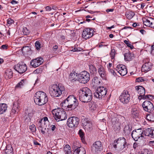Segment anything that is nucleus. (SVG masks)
<instances>
[{
  "instance_id": "1",
  "label": "nucleus",
  "mask_w": 154,
  "mask_h": 154,
  "mask_svg": "<svg viewBox=\"0 0 154 154\" xmlns=\"http://www.w3.org/2000/svg\"><path fill=\"white\" fill-rule=\"evenodd\" d=\"M78 105V100L74 95H69L60 104L62 107L68 111L74 110Z\"/></svg>"
},
{
  "instance_id": "2",
  "label": "nucleus",
  "mask_w": 154,
  "mask_h": 154,
  "mask_svg": "<svg viewBox=\"0 0 154 154\" xmlns=\"http://www.w3.org/2000/svg\"><path fill=\"white\" fill-rule=\"evenodd\" d=\"M79 98L81 102L84 103L90 102L92 99L91 91L87 87L81 88L79 91Z\"/></svg>"
},
{
  "instance_id": "3",
  "label": "nucleus",
  "mask_w": 154,
  "mask_h": 154,
  "mask_svg": "<svg viewBox=\"0 0 154 154\" xmlns=\"http://www.w3.org/2000/svg\"><path fill=\"white\" fill-rule=\"evenodd\" d=\"M34 100L35 103L39 106L45 104L48 101V98L45 92L39 91L37 92L34 97Z\"/></svg>"
},
{
  "instance_id": "4",
  "label": "nucleus",
  "mask_w": 154,
  "mask_h": 154,
  "mask_svg": "<svg viewBox=\"0 0 154 154\" xmlns=\"http://www.w3.org/2000/svg\"><path fill=\"white\" fill-rule=\"evenodd\" d=\"M65 90L64 86L61 84L58 85H54L49 90V93L53 97H56L60 96L62 93V92Z\"/></svg>"
},
{
  "instance_id": "5",
  "label": "nucleus",
  "mask_w": 154,
  "mask_h": 154,
  "mask_svg": "<svg viewBox=\"0 0 154 154\" xmlns=\"http://www.w3.org/2000/svg\"><path fill=\"white\" fill-rule=\"evenodd\" d=\"M62 109L58 108L52 111V113L54 119L57 121H63L67 119L66 112L64 111L63 107Z\"/></svg>"
},
{
  "instance_id": "6",
  "label": "nucleus",
  "mask_w": 154,
  "mask_h": 154,
  "mask_svg": "<svg viewBox=\"0 0 154 154\" xmlns=\"http://www.w3.org/2000/svg\"><path fill=\"white\" fill-rule=\"evenodd\" d=\"M107 89L104 87H98L94 93V96L97 98L102 99L104 97L107 93Z\"/></svg>"
},
{
  "instance_id": "7",
  "label": "nucleus",
  "mask_w": 154,
  "mask_h": 154,
  "mask_svg": "<svg viewBox=\"0 0 154 154\" xmlns=\"http://www.w3.org/2000/svg\"><path fill=\"white\" fill-rule=\"evenodd\" d=\"M103 145L100 141H97L94 143L91 147V150L94 154L99 153L103 150Z\"/></svg>"
},
{
  "instance_id": "8",
  "label": "nucleus",
  "mask_w": 154,
  "mask_h": 154,
  "mask_svg": "<svg viewBox=\"0 0 154 154\" xmlns=\"http://www.w3.org/2000/svg\"><path fill=\"white\" fill-rule=\"evenodd\" d=\"M78 76L79 81L82 83L85 84L87 83L90 79V74L85 71L82 72L78 74Z\"/></svg>"
},
{
  "instance_id": "9",
  "label": "nucleus",
  "mask_w": 154,
  "mask_h": 154,
  "mask_svg": "<svg viewBox=\"0 0 154 154\" xmlns=\"http://www.w3.org/2000/svg\"><path fill=\"white\" fill-rule=\"evenodd\" d=\"M121 102L123 103H128L130 99V95L127 91H124L119 97Z\"/></svg>"
},
{
  "instance_id": "10",
  "label": "nucleus",
  "mask_w": 154,
  "mask_h": 154,
  "mask_svg": "<svg viewBox=\"0 0 154 154\" xmlns=\"http://www.w3.org/2000/svg\"><path fill=\"white\" fill-rule=\"evenodd\" d=\"M144 131H143L141 129H139L133 131L131 133L132 137L135 141H137L140 137H144Z\"/></svg>"
},
{
  "instance_id": "11",
  "label": "nucleus",
  "mask_w": 154,
  "mask_h": 154,
  "mask_svg": "<svg viewBox=\"0 0 154 154\" xmlns=\"http://www.w3.org/2000/svg\"><path fill=\"white\" fill-rule=\"evenodd\" d=\"M79 119L77 117H71L67 121V124L69 127L71 128L77 126L79 123Z\"/></svg>"
},
{
  "instance_id": "12",
  "label": "nucleus",
  "mask_w": 154,
  "mask_h": 154,
  "mask_svg": "<svg viewBox=\"0 0 154 154\" xmlns=\"http://www.w3.org/2000/svg\"><path fill=\"white\" fill-rule=\"evenodd\" d=\"M14 69L20 74H22L26 70L27 67L26 64L23 63H19L14 66Z\"/></svg>"
},
{
  "instance_id": "13",
  "label": "nucleus",
  "mask_w": 154,
  "mask_h": 154,
  "mask_svg": "<svg viewBox=\"0 0 154 154\" xmlns=\"http://www.w3.org/2000/svg\"><path fill=\"white\" fill-rule=\"evenodd\" d=\"M143 109L146 111L151 112L154 109V106L152 103L149 100H145L142 104Z\"/></svg>"
},
{
  "instance_id": "14",
  "label": "nucleus",
  "mask_w": 154,
  "mask_h": 154,
  "mask_svg": "<svg viewBox=\"0 0 154 154\" xmlns=\"http://www.w3.org/2000/svg\"><path fill=\"white\" fill-rule=\"evenodd\" d=\"M143 24L147 26L154 29V18L150 17H146L143 19Z\"/></svg>"
},
{
  "instance_id": "15",
  "label": "nucleus",
  "mask_w": 154,
  "mask_h": 154,
  "mask_svg": "<svg viewBox=\"0 0 154 154\" xmlns=\"http://www.w3.org/2000/svg\"><path fill=\"white\" fill-rule=\"evenodd\" d=\"M43 59L41 57H37L32 60L30 61V65L32 67L36 68L41 64L43 63Z\"/></svg>"
},
{
  "instance_id": "16",
  "label": "nucleus",
  "mask_w": 154,
  "mask_h": 154,
  "mask_svg": "<svg viewBox=\"0 0 154 154\" xmlns=\"http://www.w3.org/2000/svg\"><path fill=\"white\" fill-rule=\"evenodd\" d=\"M116 70L121 75L124 76L127 73V69L125 66L122 64H119L116 68Z\"/></svg>"
},
{
  "instance_id": "17",
  "label": "nucleus",
  "mask_w": 154,
  "mask_h": 154,
  "mask_svg": "<svg viewBox=\"0 0 154 154\" xmlns=\"http://www.w3.org/2000/svg\"><path fill=\"white\" fill-rule=\"evenodd\" d=\"M135 89L139 94V99H141L142 97L145 95V88L141 86H136Z\"/></svg>"
},
{
  "instance_id": "18",
  "label": "nucleus",
  "mask_w": 154,
  "mask_h": 154,
  "mask_svg": "<svg viewBox=\"0 0 154 154\" xmlns=\"http://www.w3.org/2000/svg\"><path fill=\"white\" fill-rule=\"evenodd\" d=\"M145 136H147L152 138H154V129L152 128H148L144 131L143 133Z\"/></svg>"
},
{
  "instance_id": "19",
  "label": "nucleus",
  "mask_w": 154,
  "mask_h": 154,
  "mask_svg": "<svg viewBox=\"0 0 154 154\" xmlns=\"http://www.w3.org/2000/svg\"><path fill=\"white\" fill-rule=\"evenodd\" d=\"M114 143H116L117 144H120L121 145H122L123 146V148L126 147L128 146V144L126 141L125 139L123 137L119 138L118 140H115L114 141Z\"/></svg>"
},
{
  "instance_id": "20",
  "label": "nucleus",
  "mask_w": 154,
  "mask_h": 154,
  "mask_svg": "<svg viewBox=\"0 0 154 154\" xmlns=\"http://www.w3.org/2000/svg\"><path fill=\"white\" fill-rule=\"evenodd\" d=\"M98 72L100 76L103 79H105L106 78V72L104 68L100 66L98 69Z\"/></svg>"
},
{
  "instance_id": "21",
  "label": "nucleus",
  "mask_w": 154,
  "mask_h": 154,
  "mask_svg": "<svg viewBox=\"0 0 154 154\" xmlns=\"http://www.w3.org/2000/svg\"><path fill=\"white\" fill-rule=\"evenodd\" d=\"M152 67L151 63L148 62L146 63L142 66L141 71L142 72H147Z\"/></svg>"
},
{
  "instance_id": "22",
  "label": "nucleus",
  "mask_w": 154,
  "mask_h": 154,
  "mask_svg": "<svg viewBox=\"0 0 154 154\" xmlns=\"http://www.w3.org/2000/svg\"><path fill=\"white\" fill-rule=\"evenodd\" d=\"M131 114L132 117L134 118H137L139 115V110L137 107L133 106L132 107Z\"/></svg>"
},
{
  "instance_id": "23",
  "label": "nucleus",
  "mask_w": 154,
  "mask_h": 154,
  "mask_svg": "<svg viewBox=\"0 0 154 154\" xmlns=\"http://www.w3.org/2000/svg\"><path fill=\"white\" fill-rule=\"evenodd\" d=\"M124 56L125 59L126 61H131L134 57V54L129 51L125 53Z\"/></svg>"
},
{
  "instance_id": "24",
  "label": "nucleus",
  "mask_w": 154,
  "mask_h": 154,
  "mask_svg": "<svg viewBox=\"0 0 154 154\" xmlns=\"http://www.w3.org/2000/svg\"><path fill=\"white\" fill-rule=\"evenodd\" d=\"M89 33V32L88 31V29H85L82 33V37L85 39L91 37L92 36V35Z\"/></svg>"
},
{
  "instance_id": "25",
  "label": "nucleus",
  "mask_w": 154,
  "mask_h": 154,
  "mask_svg": "<svg viewBox=\"0 0 154 154\" xmlns=\"http://www.w3.org/2000/svg\"><path fill=\"white\" fill-rule=\"evenodd\" d=\"M86 151L83 147H78L74 150L73 154H85Z\"/></svg>"
},
{
  "instance_id": "26",
  "label": "nucleus",
  "mask_w": 154,
  "mask_h": 154,
  "mask_svg": "<svg viewBox=\"0 0 154 154\" xmlns=\"http://www.w3.org/2000/svg\"><path fill=\"white\" fill-rule=\"evenodd\" d=\"M13 72L10 69H7L5 72V73L4 74V77L6 79H10L13 76Z\"/></svg>"
},
{
  "instance_id": "27",
  "label": "nucleus",
  "mask_w": 154,
  "mask_h": 154,
  "mask_svg": "<svg viewBox=\"0 0 154 154\" xmlns=\"http://www.w3.org/2000/svg\"><path fill=\"white\" fill-rule=\"evenodd\" d=\"M113 127L114 128V130L116 131L119 130L120 129L121 123L118 121H116L115 122H113L112 123Z\"/></svg>"
},
{
  "instance_id": "28",
  "label": "nucleus",
  "mask_w": 154,
  "mask_h": 154,
  "mask_svg": "<svg viewBox=\"0 0 154 154\" xmlns=\"http://www.w3.org/2000/svg\"><path fill=\"white\" fill-rule=\"evenodd\" d=\"M7 105L5 103L0 104V114H2L5 112L7 109Z\"/></svg>"
},
{
  "instance_id": "29",
  "label": "nucleus",
  "mask_w": 154,
  "mask_h": 154,
  "mask_svg": "<svg viewBox=\"0 0 154 154\" xmlns=\"http://www.w3.org/2000/svg\"><path fill=\"white\" fill-rule=\"evenodd\" d=\"M89 71L91 74H94L97 73V69L94 65L92 64L89 65Z\"/></svg>"
},
{
  "instance_id": "30",
  "label": "nucleus",
  "mask_w": 154,
  "mask_h": 154,
  "mask_svg": "<svg viewBox=\"0 0 154 154\" xmlns=\"http://www.w3.org/2000/svg\"><path fill=\"white\" fill-rule=\"evenodd\" d=\"M19 106L18 103H14L13 105L12 112L14 113L17 112L19 111Z\"/></svg>"
},
{
  "instance_id": "31",
  "label": "nucleus",
  "mask_w": 154,
  "mask_h": 154,
  "mask_svg": "<svg viewBox=\"0 0 154 154\" xmlns=\"http://www.w3.org/2000/svg\"><path fill=\"white\" fill-rule=\"evenodd\" d=\"M26 80L23 79L16 85L15 88H21L23 86H24L26 84Z\"/></svg>"
},
{
  "instance_id": "32",
  "label": "nucleus",
  "mask_w": 154,
  "mask_h": 154,
  "mask_svg": "<svg viewBox=\"0 0 154 154\" xmlns=\"http://www.w3.org/2000/svg\"><path fill=\"white\" fill-rule=\"evenodd\" d=\"M89 108L91 110H95L97 108L95 103L94 102H91L89 103Z\"/></svg>"
},
{
  "instance_id": "33",
  "label": "nucleus",
  "mask_w": 154,
  "mask_h": 154,
  "mask_svg": "<svg viewBox=\"0 0 154 154\" xmlns=\"http://www.w3.org/2000/svg\"><path fill=\"white\" fill-rule=\"evenodd\" d=\"M134 13L131 11L126 12L125 13V15L127 17L129 20L131 19L134 16Z\"/></svg>"
},
{
  "instance_id": "34",
  "label": "nucleus",
  "mask_w": 154,
  "mask_h": 154,
  "mask_svg": "<svg viewBox=\"0 0 154 154\" xmlns=\"http://www.w3.org/2000/svg\"><path fill=\"white\" fill-rule=\"evenodd\" d=\"M5 152V154H13L12 147L10 146H7Z\"/></svg>"
},
{
  "instance_id": "35",
  "label": "nucleus",
  "mask_w": 154,
  "mask_h": 154,
  "mask_svg": "<svg viewBox=\"0 0 154 154\" xmlns=\"http://www.w3.org/2000/svg\"><path fill=\"white\" fill-rule=\"evenodd\" d=\"M147 119L149 121L154 122V113H150L147 116Z\"/></svg>"
},
{
  "instance_id": "36",
  "label": "nucleus",
  "mask_w": 154,
  "mask_h": 154,
  "mask_svg": "<svg viewBox=\"0 0 154 154\" xmlns=\"http://www.w3.org/2000/svg\"><path fill=\"white\" fill-rule=\"evenodd\" d=\"M92 82L94 83V85H98L101 83L100 81L97 77H94L93 79Z\"/></svg>"
},
{
  "instance_id": "37",
  "label": "nucleus",
  "mask_w": 154,
  "mask_h": 154,
  "mask_svg": "<svg viewBox=\"0 0 154 154\" xmlns=\"http://www.w3.org/2000/svg\"><path fill=\"white\" fill-rule=\"evenodd\" d=\"M78 134L81 137V140H84L85 138V134L82 129H80L79 131Z\"/></svg>"
},
{
  "instance_id": "38",
  "label": "nucleus",
  "mask_w": 154,
  "mask_h": 154,
  "mask_svg": "<svg viewBox=\"0 0 154 154\" xmlns=\"http://www.w3.org/2000/svg\"><path fill=\"white\" fill-rule=\"evenodd\" d=\"M30 48L29 46L23 47L21 49L23 53H25L30 50Z\"/></svg>"
},
{
  "instance_id": "39",
  "label": "nucleus",
  "mask_w": 154,
  "mask_h": 154,
  "mask_svg": "<svg viewBox=\"0 0 154 154\" xmlns=\"http://www.w3.org/2000/svg\"><path fill=\"white\" fill-rule=\"evenodd\" d=\"M41 44L38 41H37L35 43V46L36 49L37 50H40L41 48Z\"/></svg>"
},
{
  "instance_id": "40",
  "label": "nucleus",
  "mask_w": 154,
  "mask_h": 154,
  "mask_svg": "<svg viewBox=\"0 0 154 154\" xmlns=\"http://www.w3.org/2000/svg\"><path fill=\"white\" fill-rule=\"evenodd\" d=\"M124 131L125 133L129 134L130 133L131 129L128 126H126L124 128Z\"/></svg>"
},
{
  "instance_id": "41",
  "label": "nucleus",
  "mask_w": 154,
  "mask_h": 154,
  "mask_svg": "<svg viewBox=\"0 0 154 154\" xmlns=\"http://www.w3.org/2000/svg\"><path fill=\"white\" fill-rule=\"evenodd\" d=\"M116 54L115 50L114 49H112L111 52L110 53V56L112 59H113L115 57Z\"/></svg>"
},
{
  "instance_id": "42",
  "label": "nucleus",
  "mask_w": 154,
  "mask_h": 154,
  "mask_svg": "<svg viewBox=\"0 0 154 154\" xmlns=\"http://www.w3.org/2000/svg\"><path fill=\"white\" fill-rule=\"evenodd\" d=\"M90 121L87 120V119H85L82 120V124L83 126H84L85 128L87 125V124L90 122Z\"/></svg>"
},
{
  "instance_id": "43",
  "label": "nucleus",
  "mask_w": 154,
  "mask_h": 154,
  "mask_svg": "<svg viewBox=\"0 0 154 154\" xmlns=\"http://www.w3.org/2000/svg\"><path fill=\"white\" fill-rule=\"evenodd\" d=\"M152 153V152L151 150L147 149H145L141 154H151Z\"/></svg>"
},
{
  "instance_id": "44",
  "label": "nucleus",
  "mask_w": 154,
  "mask_h": 154,
  "mask_svg": "<svg viewBox=\"0 0 154 154\" xmlns=\"http://www.w3.org/2000/svg\"><path fill=\"white\" fill-rule=\"evenodd\" d=\"M29 128L32 132H35L36 130V127L34 124H32L31 125H30Z\"/></svg>"
},
{
  "instance_id": "45",
  "label": "nucleus",
  "mask_w": 154,
  "mask_h": 154,
  "mask_svg": "<svg viewBox=\"0 0 154 154\" xmlns=\"http://www.w3.org/2000/svg\"><path fill=\"white\" fill-rule=\"evenodd\" d=\"M37 14V13L35 12H32L29 14V17L32 18L33 17H36V15Z\"/></svg>"
},
{
  "instance_id": "46",
  "label": "nucleus",
  "mask_w": 154,
  "mask_h": 154,
  "mask_svg": "<svg viewBox=\"0 0 154 154\" xmlns=\"http://www.w3.org/2000/svg\"><path fill=\"white\" fill-rule=\"evenodd\" d=\"M50 129L52 131H54V132H55V131L57 130V128L55 125H51Z\"/></svg>"
},
{
  "instance_id": "47",
  "label": "nucleus",
  "mask_w": 154,
  "mask_h": 154,
  "mask_svg": "<svg viewBox=\"0 0 154 154\" xmlns=\"http://www.w3.org/2000/svg\"><path fill=\"white\" fill-rule=\"evenodd\" d=\"M92 127V124L90 122L87 124V125L85 128L88 129H91Z\"/></svg>"
},
{
  "instance_id": "48",
  "label": "nucleus",
  "mask_w": 154,
  "mask_h": 154,
  "mask_svg": "<svg viewBox=\"0 0 154 154\" xmlns=\"http://www.w3.org/2000/svg\"><path fill=\"white\" fill-rule=\"evenodd\" d=\"M144 79L142 77H139L136 79V81L137 82H140L144 81Z\"/></svg>"
},
{
  "instance_id": "49",
  "label": "nucleus",
  "mask_w": 154,
  "mask_h": 154,
  "mask_svg": "<svg viewBox=\"0 0 154 154\" xmlns=\"http://www.w3.org/2000/svg\"><path fill=\"white\" fill-rule=\"evenodd\" d=\"M151 95H144V96L142 97L141 99H150L149 97H151Z\"/></svg>"
},
{
  "instance_id": "50",
  "label": "nucleus",
  "mask_w": 154,
  "mask_h": 154,
  "mask_svg": "<svg viewBox=\"0 0 154 154\" xmlns=\"http://www.w3.org/2000/svg\"><path fill=\"white\" fill-rule=\"evenodd\" d=\"M86 29H88V31H89V33H90L92 35V36L93 35V32H94V30L92 29L89 28H86Z\"/></svg>"
},
{
  "instance_id": "51",
  "label": "nucleus",
  "mask_w": 154,
  "mask_h": 154,
  "mask_svg": "<svg viewBox=\"0 0 154 154\" xmlns=\"http://www.w3.org/2000/svg\"><path fill=\"white\" fill-rule=\"evenodd\" d=\"M13 22L14 20L11 19H9L7 20V23L8 24H11Z\"/></svg>"
},
{
  "instance_id": "52",
  "label": "nucleus",
  "mask_w": 154,
  "mask_h": 154,
  "mask_svg": "<svg viewBox=\"0 0 154 154\" xmlns=\"http://www.w3.org/2000/svg\"><path fill=\"white\" fill-rule=\"evenodd\" d=\"M108 70L109 71L112 75H116V73L115 72V71H114V70L112 69V68H109Z\"/></svg>"
},
{
  "instance_id": "53",
  "label": "nucleus",
  "mask_w": 154,
  "mask_h": 154,
  "mask_svg": "<svg viewBox=\"0 0 154 154\" xmlns=\"http://www.w3.org/2000/svg\"><path fill=\"white\" fill-rule=\"evenodd\" d=\"M126 45L128 47H130L131 49H133L134 48L133 46L131 44V42H128L127 44Z\"/></svg>"
},
{
  "instance_id": "54",
  "label": "nucleus",
  "mask_w": 154,
  "mask_h": 154,
  "mask_svg": "<svg viewBox=\"0 0 154 154\" xmlns=\"http://www.w3.org/2000/svg\"><path fill=\"white\" fill-rule=\"evenodd\" d=\"M82 50V48H79V49H78V48L76 47H75L74 48L72 49V51L74 52H77L80 51Z\"/></svg>"
},
{
  "instance_id": "55",
  "label": "nucleus",
  "mask_w": 154,
  "mask_h": 154,
  "mask_svg": "<svg viewBox=\"0 0 154 154\" xmlns=\"http://www.w3.org/2000/svg\"><path fill=\"white\" fill-rule=\"evenodd\" d=\"M151 54L154 55V45L152 46L151 47Z\"/></svg>"
},
{
  "instance_id": "56",
  "label": "nucleus",
  "mask_w": 154,
  "mask_h": 154,
  "mask_svg": "<svg viewBox=\"0 0 154 154\" xmlns=\"http://www.w3.org/2000/svg\"><path fill=\"white\" fill-rule=\"evenodd\" d=\"M8 48V46L6 45H3L1 46V48L2 49H6Z\"/></svg>"
},
{
  "instance_id": "57",
  "label": "nucleus",
  "mask_w": 154,
  "mask_h": 154,
  "mask_svg": "<svg viewBox=\"0 0 154 154\" xmlns=\"http://www.w3.org/2000/svg\"><path fill=\"white\" fill-rule=\"evenodd\" d=\"M11 3L13 5H14L18 4V2L14 0H13L11 1Z\"/></svg>"
},
{
  "instance_id": "58",
  "label": "nucleus",
  "mask_w": 154,
  "mask_h": 154,
  "mask_svg": "<svg viewBox=\"0 0 154 154\" xmlns=\"http://www.w3.org/2000/svg\"><path fill=\"white\" fill-rule=\"evenodd\" d=\"M58 47L57 45H55L53 47V50L54 51H56L58 49Z\"/></svg>"
},
{
  "instance_id": "59",
  "label": "nucleus",
  "mask_w": 154,
  "mask_h": 154,
  "mask_svg": "<svg viewBox=\"0 0 154 154\" xmlns=\"http://www.w3.org/2000/svg\"><path fill=\"white\" fill-rule=\"evenodd\" d=\"M74 76H75V74L74 73H71L69 75V77L71 78H73L74 77Z\"/></svg>"
},
{
  "instance_id": "60",
  "label": "nucleus",
  "mask_w": 154,
  "mask_h": 154,
  "mask_svg": "<svg viewBox=\"0 0 154 154\" xmlns=\"http://www.w3.org/2000/svg\"><path fill=\"white\" fill-rule=\"evenodd\" d=\"M113 10L114 9H107L106 11L107 12H112L113 11Z\"/></svg>"
},
{
  "instance_id": "61",
  "label": "nucleus",
  "mask_w": 154,
  "mask_h": 154,
  "mask_svg": "<svg viewBox=\"0 0 154 154\" xmlns=\"http://www.w3.org/2000/svg\"><path fill=\"white\" fill-rule=\"evenodd\" d=\"M45 9L46 10V11H50L51 10V8L49 6H47L46 8H45Z\"/></svg>"
},
{
  "instance_id": "62",
  "label": "nucleus",
  "mask_w": 154,
  "mask_h": 154,
  "mask_svg": "<svg viewBox=\"0 0 154 154\" xmlns=\"http://www.w3.org/2000/svg\"><path fill=\"white\" fill-rule=\"evenodd\" d=\"M140 32L142 34H144L146 32V31L144 29H141L140 30Z\"/></svg>"
},
{
  "instance_id": "63",
  "label": "nucleus",
  "mask_w": 154,
  "mask_h": 154,
  "mask_svg": "<svg viewBox=\"0 0 154 154\" xmlns=\"http://www.w3.org/2000/svg\"><path fill=\"white\" fill-rule=\"evenodd\" d=\"M149 143L150 145L154 146V140L153 141H150Z\"/></svg>"
},
{
  "instance_id": "64",
  "label": "nucleus",
  "mask_w": 154,
  "mask_h": 154,
  "mask_svg": "<svg viewBox=\"0 0 154 154\" xmlns=\"http://www.w3.org/2000/svg\"><path fill=\"white\" fill-rule=\"evenodd\" d=\"M32 113H29L28 114V116L29 118V119H30L32 117Z\"/></svg>"
}]
</instances>
